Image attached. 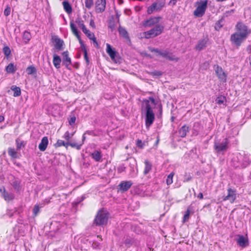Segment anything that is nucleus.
<instances>
[{"label":"nucleus","mask_w":251,"mask_h":251,"mask_svg":"<svg viewBox=\"0 0 251 251\" xmlns=\"http://www.w3.org/2000/svg\"><path fill=\"white\" fill-rule=\"evenodd\" d=\"M155 100L152 97H149V99L143 100L141 112L142 114L145 116V125L148 128L154 121L155 115L153 109L155 108Z\"/></svg>","instance_id":"nucleus-1"},{"label":"nucleus","mask_w":251,"mask_h":251,"mask_svg":"<svg viewBox=\"0 0 251 251\" xmlns=\"http://www.w3.org/2000/svg\"><path fill=\"white\" fill-rule=\"evenodd\" d=\"M236 31L231 35L230 40L233 44L239 46L250 34L251 30L241 23L236 25Z\"/></svg>","instance_id":"nucleus-2"},{"label":"nucleus","mask_w":251,"mask_h":251,"mask_svg":"<svg viewBox=\"0 0 251 251\" xmlns=\"http://www.w3.org/2000/svg\"><path fill=\"white\" fill-rule=\"evenodd\" d=\"M109 217L108 212L103 209L100 210L94 220V223L97 226H102L106 224Z\"/></svg>","instance_id":"nucleus-3"},{"label":"nucleus","mask_w":251,"mask_h":251,"mask_svg":"<svg viewBox=\"0 0 251 251\" xmlns=\"http://www.w3.org/2000/svg\"><path fill=\"white\" fill-rule=\"evenodd\" d=\"M164 28V27L163 25H157L150 30L144 32L143 33L144 36L145 38L147 39L154 38L161 34L163 31Z\"/></svg>","instance_id":"nucleus-4"},{"label":"nucleus","mask_w":251,"mask_h":251,"mask_svg":"<svg viewBox=\"0 0 251 251\" xmlns=\"http://www.w3.org/2000/svg\"><path fill=\"white\" fill-rule=\"evenodd\" d=\"M207 0H200L196 2L197 8L194 11V15L196 17H201L205 13L207 7Z\"/></svg>","instance_id":"nucleus-5"},{"label":"nucleus","mask_w":251,"mask_h":251,"mask_svg":"<svg viewBox=\"0 0 251 251\" xmlns=\"http://www.w3.org/2000/svg\"><path fill=\"white\" fill-rule=\"evenodd\" d=\"M165 6V2L157 1L153 2L151 6L148 7L147 12L148 14H151L155 12L160 11Z\"/></svg>","instance_id":"nucleus-6"},{"label":"nucleus","mask_w":251,"mask_h":251,"mask_svg":"<svg viewBox=\"0 0 251 251\" xmlns=\"http://www.w3.org/2000/svg\"><path fill=\"white\" fill-rule=\"evenodd\" d=\"M161 19V17L159 16L151 17L143 22V25L144 27H151L156 25H158V24Z\"/></svg>","instance_id":"nucleus-7"},{"label":"nucleus","mask_w":251,"mask_h":251,"mask_svg":"<svg viewBox=\"0 0 251 251\" xmlns=\"http://www.w3.org/2000/svg\"><path fill=\"white\" fill-rule=\"evenodd\" d=\"M0 193L1 197L7 202L13 200L15 198L14 194L11 192L6 191L3 187L0 188Z\"/></svg>","instance_id":"nucleus-8"},{"label":"nucleus","mask_w":251,"mask_h":251,"mask_svg":"<svg viewBox=\"0 0 251 251\" xmlns=\"http://www.w3.org/2000/svg\"><path fill=\"white\" fill-rule=\"evenodd\" d=\"M228 144L227 140L225 139L222 143H215L214 149L217 152L225 151L227 148Z\"/></svg>","instance_id":"nucleus-9"},{"label":"nucleus","mask_w":251,"mask_h":251,"mask_svg":"<svg viewBox=\"0 0 251 251\" xmlns=\"http://www.w3.org/2000/svg\"><path fill=\"white\" fill-rule=\"evenodd\" d=\"M215 72L221 82H226V81L227 75L221 67L217 66L215 68Z\"/></svg>","instance_id":"nucleus-10"},{"label":"nucleus","mask_w":251,"mask_h":251,"mask_svg":"<svg viewBox=\"0 0 251 251\" xmlns=\"http://www.w3.org/2000/svg\"><path fill=\"white\" fill-rule=\"evenodd\" d=\"M236 198V191L231 188L227 190V195L223 199L224 201H228L230 203H233Z\"/></svg>","instance_id":"nucleus-11"},{"label":"nucleus","mask_w":251,"mask_h":251,"mask_svg":"<svg viewBox=\"0 0 251 251\" xmlns=\"http://www.w3.org/2000/svg\"><path fill=\"white\" fill-rule=\"evenodd\" d=\"M106 5L105 0H96L95 9L97 13H101L104 11Z\"/></svg>","instance_id":"nucleus-12"},{"label":"nucleus","mask_w":251,"mask_h":251,"mask_svg":"<svg viewBox=\"0 0 251 251\" xmlns=\"http://www.w3.org/2000/svg\"><path fill=\"white\" fill-rule=\"evenodd\" d=\"M70 28L71 29L72 32L76 36V37L77 38L78 40L79 41V42L81 46L83 45V42L82 40L80 38V37L79 34V32L77 29V27L75 24L74 23V22H71L70 23Z\"/></svg>","instance_id":"nucleus-13"},{"label":"nucleus","mask_w":251,"mask_h":251,"mask_svg":"<svg viewBox=\"0 0 251 251\" xmlns=\"http://www.w3.org/2000/svg\"><path fill=\"white\" fill-rule=\"evenodd\" d=\"M159 55L171 61H177L178 60V58L177 57H176L172 53H170L167 51L159 52Z\"/></svg>","instance_id":"nucleus-14"},{"label":"nucleus","mask_w":251,"mask_h":251,"mask_svg":"<svg viewBox=\"0 0 251 251\" xmlns=\"http://www.w3.org/2000/svg\"><path fill=\"white\" fill-rule=\"evenodd\" d=\"M106 52L109 54L111 59L115 62L117 63L116 60V52L112 49L111 46L109 44H106Z\"/></svg>","instance_id":"nucleus-15"},{"label":"nucleus","mask_w":251,"mask_h":251,"mask_svg":"<svg viewBox=\"0 0 251 251\" xmlns=\"http://www.w3.org/2000/svg\"><path fill=\"white\" fill-rule=\"evenodd\" d=\"M63 63L65 66L68 68V67L71 64V59L69 57L68 52L64 51L62 53Z\"/></svg>","instance_id":"nucleus-16"},{"label":"nucleus","mask_w":251,"mask_h":251,"mask_svg":"<svg viewBox=\"0 0 251 251\" xmlns=\"http://www.w3.org/2000/svg\"><path fill=\"white\" fill-rule=\"evenodd\" d=\"M48 138L47 137H44L42 140L41 143L39 145V149L41 151H45L48 145Z\"/></svg>","instance_id":"nucleus-17"},{"label":"nucleus","mask_w":251,"mask_h":251,"mask_svg":"<svg viewBox=\"0 0 251 251\" xmlns=\"http://www.w3.org/2000/svg\"><path fill=\"white\" fill-rule=\"evenodd\" d=\"M132 183L130 181H123L119 184L120 189L123 191H127L132 185Z\"/></svg>","instance_id":"nucleus-18"},{"label":"nucleus","mask_w":251,"mask_h":251,"mask_svg":"<svg viewBox=\"0 0 251 251\" xmlns=\"http://www.w3.org/2000/svg\"><path fill=\"white\" fill-rule=\"evenodd\" d=\"M237 243L239 246L242 247H245L248 245V240L244 236L239 235L237 240Z\"/></svg>","instance_id":"nucleus-19"},{"label":"nucleus","mask_w":251,"mask_h":251,"mask_svg":"<svg viewBox=\"0 0 251 251\" xmlns=\"http://www.w3.org/2000/svg\"><path fill=\"white\" fill-rule=\"evenodd\" d=\"M207 42V41L205 39H203L200 40L197 45L195 47L196 50L200 51L204 49L206 46Z\"/></svg>","instance_id":"nucleus-20"},{"label":"nucleus","mask_w":251,"mask_h":251,"mask_svg":"<svg viewBox=\"0 0 251 251\" xmlns=\"http://www.w3.org/2000/svg\"><path fill=\"white\" fill-rule=\"evenodd\" d=\"M63 44L64 42L62 40L58 38L54 39V47L57 50H62Z\"/></svg>","instance_id":"nucleus-21"},{"label":"nucleus","mask_w":251,"mask_h":251,"mask_svg":"<svg viewBox=\"0 0 251 251\" xmlns=\"http://www.w3.org/2000/svg\"><path fill=\"white\" fill-rule=\"evenodd\" d=\"M61 62V60L60 57L56 54H53V64L56 69H59L60 68Z\"/></svg>","instance_id":"nucleus-22"},{"label":"nucleus","mask_w":251,"mask_h":251,"mask_svg":"<svg viewBox=\"0 0 251 251\" xmlns=\"http://www.w3.org/2000/svg\"><path fill=\"white\" fill-rule=\"evenodd\" d=\"M91 156L96 161L99 162L100 160L102 155L100 151H95L91 153Z\"/></svg>","instance_id":"nucleus-23"},{"label":"nucleus","mask_w":251,"mask_h":251,"mask_svg":"<svg viewBox=\"0 0 251 251\" xmlns=\"http://www.w3.org/2000/svg\"><path fill=\"white\" fill-rule=\"evenodd\" d=\"M145 169L144 171V175L148 174L152 169V164L148 160L145 161Z\"/></svg>","instance_id":"nucleus-24"},{"label":"nucleus","mask_w":251,"mask_h":251,"mask_svg":"<svg viewBox=\"0 0 251 251\" xmlns=\"http://www.w3.org/2000/svg\"><path fill=\"white\" fill-rule=\"evenodd\" d=\"M189 130V127L186 126H183L179 129L178 133L180 137H184Z\"/></svg>","instance_id":"nucleus-25"},{"label":"nucleus","mask_w":251,"mask_h":251,"mask_svg":"<svg viewBox=\"0 0 251 251\" xmlns=\"http://www.w3.org/2000/svg\"><path fill=\"white\" fill-rule=\"evenodd\" d=\"M63 5L64 8L67 13L69 14L72 12V7L68 2L66 1H63Z\"/></svg>","instance_id":"nucleus-26"},{"label":"nucleus","mask_w":251,"mask_h":251,"mask_svg":"<svg viewBox=\"0 0 251 251\" xmlns=\"http://www.w3.org/2000/svg\"><path fill=\"white\" fill-rule=\"evenodd\" d=\"M11 89L14 92L13 96H14V97H18V96H19L21 95V89H20V88L19 87H17L14 86H12L11 87Z\"/></svg>","instance_id":"nucleus-27"},{"label":"nucleus","mask_w":251,"mask_h":251,"mask_svg":"<svg viewBox=\"0 0 251 251\" xmlns=\"http://www.w3.org/2000/svg\"><path fill=\"white\" fill-rule=\"evenodd\" d=\"M85 35L89 38V39L92 40L97 45L98 43L96 41V38L95 37L94 33L91 32L89 30L88 32L86 33Z\"/></svg>","instance_id":"nucleus-28"},{"label":"nucleus","mask_w":251,"mask_h":251,"mask_svg":"<svg viewBox=\"0 0 251 251\" xmlns=\"http://www.w3.org/2000/svg\"><path fill=\"white\" fill-rule=\"evenodd\" d=\"M23 40L25 41V43H27L31 38L30 33L26 31H25L23 33Z\"/></svg>","instance_id":"nucleus-29"},{"label":"nucleus","mask_w":251,"mask_h":251,"mask_svg":"<svg viewBox=\"0 0 251 251\" xmlns=\"http://www.w3.org/2000/svg\"><path fill=\"white\" fill-rule=\"evenodd\" d=\"M8 153L12 158H16L17 157V153L14 149L9 148L8 150Z\"/></svg>","instance_id":"nucleus-30"},{"label":"nucleus","mask_w":251,"mask_h":251,"mask_svg":"<svg viewBox=\"0 0 251 251\" xmlns=\"http://www.w3.org/2000/svg\"><path fill=\"white\" fill-rule=\"evenodd\" d=\"M62 146H65L66 148H68V143H65V142L62 140H58L56 143L55 144L56 147H59Z\"/></svg>","instance_id":"nucleus-31"},{"label":"nucleus","mask_w":251,"mask_h":251,"mask_svg":"<svg viewBox=\"0 0 251 251\" xmlns=\"http://www.w3.org/2000/svg\"><path fill=\"white\" fill-rule=\"evenodd\" d=\"M119 32L120 33V34L121 35H122L123 37H124L125 38L128 37V34H127V31H126V30L125 28H124L122 27H120L119 28Z\"/></svg>","instance_id":"nucleus-32"},{"label":"nucleus","mask_w":251,"mask_h":251,"mask_svg":"<svg viewBox=\"0 0 251 251\" xmlns=\"http://www.w3.org/2000/svg\"><path fill=\"white\" fill-rule=\"evenodd\" d=\"M6 71L8 73H13L15 70L14 65L12 63L9 64L6 68Z\"/></svg>","instance_id":"nucleus-33"},{"label":"nucleus","mask_w":251,"mask_h":251,"mask_svg":"<svg viewBox=\"0 0 251 251\" xmlns=\"http://www.w3.org/2000/svg\"><path fill=\"white\" fill-rule=\"evenodd\" d=\"M174 176V173H171L170 174L168 175L167 176V178L166 179V183L167 185H170L173 182V176Z\"/></svg>","instance_id":"nucleus-34"},{"label":"nucleus","mask_w":251,"mask_h":251,"mask_svg":"<svg viewBox=\"0 0 251 251\" xmlns=\"http://www.w3.org/2000/svg\"><path fill=\"white\" fill-rule=\"evenodd\" d=\"M75 22L77 24L78 27L80 28L81 29L85 27V25H84V22L81 19H77L75 21Z\"/></svg>","instance_id":"nucleus-35"},{"label":"nucleus","mask_w":251,"mask_h":251,"mask_svg":"<svg viewBox=\"0 0 251 251\" xmlns=\"http://www.w3.org/2000/svg\"><path fill=\"white\" fill-rule=\"evenodd\" d=\"M26 72L28 75H32L36 72V69L33 66H29L27 68Z\"/></svg>","instance_id":"nucleus-36"},{"label":"nucleus","mask_w":251,"mask_h":251,"mask_svg":"<svg viewBox=\"0 0 251 251\" xmlns=\"http://www.w3.org/2000/svg\"><path fill=\"white\" fill-rule=\"evenodd\" d=\"M190 213H191V210H190V207H189L188 208V209L186 212V213L184 215L183 222H186V221H187L189 219V215H190Z\"/></svg>","instance_id":"nucleus-37"},{"label":"nucleus","mask_w":251,"mask_h":251,"mask_svg":"<svg viewBox=\"0 0 251 251\" xmlns=\"http://www.w3.org/2000/svg\"><path fill=\"white\" fill-rule=\"evenodd\" d=\"M85 6L90 8L93 5V0H85Z\"/></svg>","instance_id":"nucleus-38"},{"label":"nucleus","mask_w":251,"mask_h":251,"mask_svg":"<svg viewBox=\"0 0 251 251\" xmlns=\"http://www.w3.org/2000/svg\"><path fill=\"white\" fill-rule=\"evenodd\" d=\"M133 242V239L130 238H127L125 241V244L127 246H131Z\"/></svg>","instance_id":"nucleus-39"},{"label":"nucleus","mask_w":251,"mask_h":251,"mask_svg":"<svg viewBox=\"0 0 251 251\" xmlns=\"http://www.w3.org/2000/svg\"><path fill=\"white\" fill-rule=\"evenodd\" d=\"M3 51L4 53V54L5 55V56H9L11 53V50H10V48L7 46L4 47L3 48Z\"/></svg>","instance_id":"nucleus-40"},{"label":"nucleus","mask_w":251,"mask_h":251,"mask_svg":"<svg viewBox=\"0 0 251 251\" xmlns=\"http://www.w3.org/2000/svg\"><path fill=\"white\" fill-rule=\"evenodd\" d=\"M82 144L78 145L75 143H68V146H70L73 148H75L77 150H79L81 148Z\"/></svg>","instance_id":"nucleus-41"},{"label":"nucleus","mask_w":251,"mask_h":251,"mask_svg":"<svg viewBox=\"0 0 251 251\" xmlns=\"http://www.w3.org/2000/svg\"><path fill=\"white\" fill-rule=\"evenodd\" d=\"M73 135V134L71 135L70 133L68 131H67L64 134V138L66 140L69 141Z\"/></svg>","instance_id":"nucleus-42"},{"label":"nucleus","mask_w":251,"mask_h":251,"mask_svg":"<svg viewBox=\"0 0 251 251\" xmlns=\"http://www.w3.org/2000/svg\"><path fill=\"white\" fill-rule=\"evenodd\" d=\"M17 148L18 149H21L22 147L24 146V142L21 141L19 140H16Z\"/></svg>","instance_id":"nucleus-43"},{"label":"nucleus","mask_w":251,"mask_h":251,"mask_svg":"<svg viewBox=\"0 0 251 251\" xmlns=\"http://www.w3.org/2000/svg\"><path fill=\"white\" fill-rule=\"evenodd\" d=\"M12 185L15 189L18 190L20 188V182L18 181H14Z\"/></svg>","instance_id":"nucleus-44"},{"label":"nucleus","mask_w":251,"mask_h":251,"mask_svg":"<svg viewBox=\"0 0 251 251\" xmlns=\"http://www.w3.org/2000/svg\"><path fill=\"white\" fill-rule=\"evenodd\" d=\"M11 12V8L9 6H7L4 11V14L6 16L10 15Z\"/></svg>","instance_id":"nucleus-45"},{"label":"nucleus","mask_w":251,"mask_h":251,"mask_svg":"<svg viewBox=\"0 0 251 251\" xmlns=\"http://www.w3.org/2000/svg\"><path fill=\"white\" fill-rule=\"evenodd\" d=\"M152 75L159 76L162 75V73L158 71H154L151 73Z\"/></svg>","instance_id":"nucleus-46"},{"label":"nucleus","mask_w":251,"mask_h":251,"mask_svg":"<svg viewBox=\"0 0 251 251\" xmlns=\"http://www.w3.org/2000/svg\"><path fill=\"white\" fill-rule=\"evenodd\" d=\"M39 207L38 205H35L33 208V213L35 215H36L39 212Z\"/></svg>","instance_id":"nucleus-47"},{"label":"nucleus","mask_w":251,"mask_h":251,"mask_svg":"<svg viewBox=\"0 0 251 251\" xmlns=\"http://www.w3.org/2000/svg\"><path fill=\"white\" fill-rule=\"evenodd\" d=\"M76 118L75 116L72 117L69 120V124L70 125H73L75 122Z\"/></svg>","instance_id":"nucleus-48"},{"label":"nucleus","mask_w":251,"mask_h":251,"mask_svg":"<svg viewBox=\"0 0 251 251\" xmlns=\"http://www.w3.org/2000/svg\"><path fill=\"white\" fill-rule=\"evenodd\" d=\"M150 50H151V51L155 52L158 53L159 55V52H161V51H160L159 50H158L157 49H153V48H150Z\"/></svg>","instance_id":"nucleus-49"},{"label":"nucleus","mask_w":251,"mask_h":251,"mask_svg":"<svg viewBox=\"0 0 251 251\" xmlns=\"http://www.w3.org/2000/svg\"><path fill=\"white\" fill-rule=\"evenodd\" d=\"M177 0H171L169 2V4L173 6L176 4Z\"/></svg>","instance_id":"nucleus-50"},{"label":"nucleus","mask_w":251,"mask_h":251,"mask_svg":"<svg viewBox=\"0 0 251 251\" xmlns=\"http://www.w3.org/2000/svg\"><path fill=\"white\" fill-rule=\"evenodd\" d=\"M137 146L139 147L142 148L143 147V143L141 140H138L137 141Z\"/></svg>","instance_id":"nucleus-51"},{"label":"nucleus","mask_w":251,"mask_h":251,"mask_svg":"<svg viewBox=\"0 0 251 251\" xmlns=\"http://www.w3.org/2000/svg\"><path fill=\"white\" fill-rule=\"evenodd\" d=\"M221 27H222V25H220V24L217 23L216 24L215 28L216 30H219L221 28Z\"/></svg>","instance_id":"nucleus-52"},{"label":"nucleus","mask_w":251,"mask_h":251,"mask_svg":"<svg viewBox=\"0 0 251 251\" xmlns=\"http://www.w3.org/2000/svg\"><path fill=\"white\" fill-rule=\"evenodd\" d=\"M90 25L93 27V28H95V23H94V20H91L90 21Z\"/></svg>","instance_id":"nucleus-53"},{"label":"nucleus","mask_w":251,"mask_h":251,"mask_svg":"<svg viewBox=\"0 0 251 251\" xmlns=\"http://www.w3.org/2000/svg\"><path fill=\"white\" fill-rule=\"evenodd\" d=\"M197 197L200 199H202L203 198V194L202 193H200L197 196Z\"/></svg>","instance_id":"nucleus-54"},{"label":"nucleus","mask_w":251,"mask_h":251,"mask_svg":"<svg viewBox=\"0 0 251 251\" xmlns=\"http://www.w3.org/2000/svg\"><path fill=\"white\" fill-rule=\"evenodd\" d=\"M82 31L84 32V33L85 34L86 33L88 32V31H89V30H88L86 26L85 27H84V28H82Z\"/></svg>","instance_id":"nucleus-55"},{"label":"nucleus","mask_w":251,"mask_h":251,"mask_svg":"<svg viewBox=\"0 0 251 251\" xmlns=\"http://www.w3.org/2000/svg\"><path fill=\"white\" fill-rule=\"evenodd\" d=\"M224 102V100H217V103H218V104H222V103H223Z\"/></svg>","instance_id":"nucleus-56"},{"label":"nucleus","mask_w":251,"mask_h":251,"mask_svg":"<svg viewBox=\"0 0 251 251\" xmlns=\"http://www.w3.org/2000/svg\"><path fill=\"white\" fill-rule=\"evenodd\" d=\"M4 120V118L3 116H0V123L2 122V121H3Z\"/></svg>","instance_id":"nucleus-57"},{"label":"nucleus","mask_w":251,"mask_h":251,"mask_svg":"<svg viewBox=\"0 0 251 251\" xmlns=\"http://www.w3.org/2000/svg\"><path fill=\"white\" fill-rule=\"evenodd\" d=\"M84 57H85V59H86V61H87V62H88V57H87V53H86V51H85V55H84Z\"/></svg>","instance_id":"nucleus-58"},{"label":"nucleus","mask_w":251,"mask_h":251,"mask_svg":"<svg viewBox=\"0 0 251 251\" xmlns=\"http://www.w3.org/2000/svg\"><path fill=\"white\" fill-rule=\"evenodd\" d=\"M191 177H187V178H186V180H186V181H188L190 180L191 179Z\"/></svg>","instance_id":"nucleus-59"},{"label":"nucleus","mask_w":251,"mask_h":251,"mask_svg":"<svg viewBox=\"0 0 251 251\" xmlns=\"http://www.w3.org/2000/svg\"><path fill=\"white\" fill-rule=\"evenodd\" d=\"M85 136L84 135V134L83 135V137H82V141L83 142L85 140Z\"/></svg>","instance_id":"nucleus-60"}]
</instances>
